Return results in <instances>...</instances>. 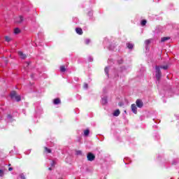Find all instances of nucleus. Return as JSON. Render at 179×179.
<instances>
[{"mask_svg":"<svg viewBox=\"0 0 179 179\" xmlns=\"http://www.w3.org/2000/svg\"><path fill=\"white\" fill-rule=\"evenodd\" d=\"M21 179H26V178L24 177V175L22 174L20 176Z\"/></svg>","mask_w":179,"mask_h":179,"instance_id":"obj_24","label":"nucleus"},{"mask_svg":"<svg viewBox=\"0 0 179 179\" xmlns=\"http://www.w3.org/2000/svg\"><path fill=\"white\" fill-rule=\"evenodd\" d=\"M136 106L138 107V108H142V107H143V102L142 101L141 99H137L136 101Z\"/></svg>","mask_w":179,"mask_h":179,"instance_id":"obj_4","label":"nucleus"},{"mask_svg":"<svg viewBox=\"0 0 179 179\" xmlns=\"http://www.w3.org/2000/svg\"><path fill=\"white\" fill-rule=\"evenodd\" d=\"M89 134H90V131L89 129H86L84 131L85 136H89Z\"/></svg>","mask_w":179,"mask_h":179,"instance_id":"obj_15","label":"nucleus"},{"mask_svg":"<svg viewBox=\"0 0 179 179\" xmlns=\"http://www.w3.org/2000/svg\"><path fill=\"white\" fill-rule=\"evenodd\" d=\"M23 20H24V19L23 18V16L20 15L19 17H17L15 18V23H22Z\"/></svg>","mask_w":179,"mask_h":179,"instance_id":"obj_6","label":"nucleus"},{"mask_svg":"<svg viewBox=\"0 0 179 179\" xmlns=\"http://www.w3.org/2000/svg\"><path fill=\"white\" fill-rule=\"evenodd\" d=\"M5 40L7 41V43H9V41H12V38H10L9 36H5Z\"/></svg>","mask_w":179,"mask_h":179,"instance_id":"obj_19","label":"nucleus"},{"mask_svg":"<svg viewBox=\"0 0 179 179\" xmlns=\"http://www.w3.org/2000/svg\"><path fill=\"white\" fill-rule=\"evenodd\" d=\"M76 31L77 34H79L80 36H82V34H83V30H82V28H76Z\"/></svg>","mask_w":179,"mask_h":179,"instance_id":"obj_8","label":"nucleus"},{"mask_svg":"<svg viewBox=\"0 0 179 179\" xmlns=\"http://www.w3.org/2000/svg\"><path fill=\"white\" fill-rule=\"evenodd\" d=\"M146 23H148V21L146 20H143L141 21V26H146Z\"/></svg>","mask_w":179,"mask_h":179,"instance_id":"obj_18","label":"nucleus"},{"mask_svg":"<svg viewBox=\"0 0 179 179\" xmlns=\"http://www.w3.org/2000/svg\"><path fill=\"white\" fill-rule=\"evenodd\" d=\"M3 176H5V172L3 170L0 169V177H3Z\"/></svg>","mask_w":179,"mask_h":179,"instance_id":"obj_20","label":"nucleus"},{"mask_svg":"<svg viewBox=\"0 0 179 179\" xmlns=\"http://www.w3.org/2000/svg\"><path fill=\"white\" fill-rule=\"evenodd\" d=\"M18 55L20 57L21 59H26L27 58V55L22 51L18 52Z\"/></svg>","mask_w":179,"mask_h":179,"instance_id":"obj_7","label":"nucleus"},{"mask_svg":"<svg viewBox=\"0 0 179 179\" xmlns=\"http://www.w3.org/2000/svg\"><path fill=\"white\" fill-rule=\"evenodd\" d=\"M14 33L15 34H19V33H20V29L19 28H15L14 29Z\"/></svg>","mask_w":179,"mask_h":179,"instance_id":"obj_16","label":"nucleus"},{"mask_svg":"<svg viewBox=\"0 0 179 179\" xmlns=\"http://www.w3.org/2000/svg\"><path fill=\"white\" fill-rule=\"evenodd\" d=\"M145 44H147V45H149V44H150V40H146L145 41Z\"/></svg>","mask_w":179,"mask_h":179,"instance_id":"obj_23","label":"nucleus"},{"mask_svg":"<svg viewBox=\"0 0 179 179\" xmlns=\"http://www.w3.org/2000/svg\"><path fill=\"white\" fill-rule=\"evenodd\" d=\"M96 159V155H94L92 152H88L87 155V159L88 162H94V160Z\"/></svg>","mask_w":179,"mask_h":179,"instance_id":"obj_3","label":"nucleus"},{"mask_svg":"<svg viewBox=\"0 0 179 179\" xmlns=\"http://www.w3.org/2000/svg\"><path fill=\"white\" fill-rule=\"evenodd\" d=\"M84 87H85V89H87V87H88L87 84H85V85H84Z\"/></svg>","mask_w":179,"mask_h":179,"instance_id":"obj_30","label":"nucleus"},{"mask_svg":"<svg viewBox=\"0 0 179 179\" xmlns=\"http://www.w3.org/2000/svg\"><path fill=\"white\" fill-rule=\"evenodd\" d=\"M77 155H82V151H80V150H78V151H77Z\"/></svg>","mask_w":179,"mask_h":179,"instance_id":"obj_27","label":"nucleus"},{"mask_svg":"<svg viewBox=\"0 0 179 179\" xmlns=\"http://www.w3.org/2000/svg\"><path fill=\"white\" fill-rule=\"evenodd\" d=\"M53 104L55 105H58V104H61V99L59 98H56L53 100Z\"/></svg>","mask_w":179,"mask_h":179,"instance_id":"obj_9","label":"nucleus"},{"mask_svg":"<svg viewBox=\"0 0 179 179\" xmlns=\"http://www.w3.org/2000/svg\"><path fill=\"white\" fill-rule=\"evenodd\" d=\"M60 72H66V68H65V66H60Z\"/></svg>","mask_w":179,"mask_h":179,"instance_id":"obj_14","label":"nucleus"},{"mask_svg":"<svg viewBox=\"0 0 179 179\" xmlns=\"http://www.w3.org/2000/svg\"><path fill=\"white\" fill-rule=\"evenodd\" d=\"M155 77L158 82H160L162 79V71L160 70V66H155Z\"/></svg>","mask_w":179,"mask_h":179,"instance_id":"obj_1","label":"nucleus"},{"mask_svg":"<svg viewBox=\"0 0 179 179\" xmlns=\"http://www.w3.org/2000/svg\"><path fill=\"white\" fill-rule=\"evenodd\" d=\"M44 153H51L52 150L51 149L47 148V147H44Z\"/></svg>","mask_w":179,"mask_h":179,"instance_id":"obj_12","label":"nucleus"},{"mask_svg":"<svg viewBox=\"0 0 179 179\" xmlns=\"http://www.w3.org/2000/svg\"><path fill=\"white\" fill-rule=\"evenodd\" d=\"M120 114H121V112L119 110V109L115 110L113 113L114 117H118V115H120Z\"/></svg>","mask_w":179,"mask_h":179,"instance_id":"obj_11","label":"nucleus"},{"mask_svg":"<svg viewBox=\"0 0 179 179\" xmlns=\"http://www.w3.org/2000/svg\"><path fill=\"white\" fill-rule=\"evenodd\" d=\"M86 44H89V43H90V40H89V39H87V40H86Z\"/></svg>","mask_w":179,"mask_h":179,"instance_id":"obj_29","label":"nucleus"},{"mask_svg":"<svg viewBox=\"0 0 179 179\" xmlns=\"http://www.w3.org/2000/svg\"><path fill=\"white\" fill-rule=\"evenodd\" d=\"M48 170L51 171V170H52V169H51V168H48Z\"/></svg>","mask_w":179,"mask_h":179,"instance_id":"obj_32","label":"nucleus"},{"mask_svg":"<svg viewBox=\"0 0 179 179\" xmlns=\"http://www.w3.org/2000/svg\"><path fill=\"white\" fill-rule=\"evenodd\" d=\"M10 96L12 100H16L17 101L22 100V97L16 93V91H12Z\"/></svg>","mask_w":179,"mask_h":179,"instance_id":"obj_2","label":"nucleus"},{"mask_svg":"<svg viewBox=\"0 0 179 179\" xmlns=\"http://www.w3.org/2000/svg\"><path fill=\"white\" fill-rule=\"evenodd\" d=\"M50 166H51L52 167H54V166H55V162L52 161V162H51V164H50Z\"/></svg>","mask_w":179,"mask_h":179,"instance_id":"obj_22","label":"nucleus"},{"mask_svg":"<svg viewBox=\"0 0 179 179\" xmlns=\"http://www.w3.org/2000/svg\"><path fill=\"white\" fill-rule=\"evenodd\" d=\"M131 111L134 114H138V108L136 107L135 103L131 104Z\"/></svg>","mask_w":179,"mask_h":179,"instance_id":"obj_5","label":"nucleus"},{"mask_svg":"<svg viewBox=\"0 0 179 179\" xmlns=\"http://www.w3.org/2000/svg\"><path fill=\"white\" fill-rule=\"evenodd\" d=\"M8 166H10V164H8Z\"/></svg>","mask_w":179,"mask_h":179,"instance_id":"obj_33","label":"nucleus"},{"mask_svg":"<svg viewBox=\"0 0 179 179\" xmlns=\"http://www.w3.org/2000/svg\"><path fill=\"white\" fill-rule=\"evenodd\" d=\"M160 69H164L165 71L169 69V66L166 65V66H161Z\"/></svg>","mask_w":179,"mask_h":179,"instance_id":"obj_17","label":"nucleus"},{"mask_svg":"<svg viewBox=\"0 0 179 179\" xmlns=\"http://www.w3.org/2000/svg\"><path fill=\"white\" fill-rule=\"evenodd\" d=\"M118 106H120V107H122V106H124V103L120 102V103H118Z\"/></svg>","mask_w":179,"mask_h":179,"instance_id":"obj_25","label":"nucleus"},{"mask_svg":"<svg viewBox=\"0 0 179 179\" xmlns=\"http://www.w3.org/2000/svg\"><path fill=\"white\" fill-rule=\"evenodd\" d=\"M102 101H104V103H107V99H103Z\"/></svg>","mask_w":179,"mask_h":179,"instance_id":"obj_31","label":"nucleus"},{"mask_svg":"<svg viewBox=\"0 0 179 179\" xmlns=\"http://www.w3.org/2000/svg\"><path fill=\"white\" fill-rule=\"evenodd\" d=\"M13 170V168H12V167L8 168V171H12Z\"/></svg>","mask_w":179,"mask_h":179,"instance_id":"obj_28","label":"nucleus"},{"mask_svg":"<svg viewBox=\"0 0 179 179\" xmlns=\"http://www.w3.org/2000/svg\"><path fill=\"white\" fill-rule=\"evenodd\" d=\"M168 40H170V37L166 36V37H162L161 38V43H164L167 41Z\"/></svg>","mask_w":179,"mask_h":179,"instance_id":"obj_10","label":"nucleus"},{"mask_svg":"<svg viewBox=\"0 0 179 179\" xmlns=\"http://www.w3.org/2000/svg\"><path fill=\"white\" fill-rule=\"evenodd\" d=\"M127 48H129V50H132L134 48V44L130 43H127Z\"/></svg>","mask_w":179,"mask_h":179,"instance_id":"obj_13","label":"nucleus"},{"mask_svg":"<svg viewBox=\"0 0 179 179\" xmlns=\"http://www.w3.org/2000/svg\"><path fill=\"white\" fill-rule=\"evenodd\" d=\"M7 118H9L10 120H11L12 115H10V114L7 115Z\"/></svg>","mask_w":179,"mask_h":179,"instance_id":"obj_26","label":"nucleus"},{"mask_svg":"<svg viewBox=\"0 0 179 179\" xmlns=\"http://www.w3.org/2000/svg\"><path fill=\"white\" fill-rule=\"evenodd\" d=\"M105 73H106V75H108V68L106 67L104 69Z\"/></svg>","mask_w":179,"mask_h":179,"instance_id":"obj_21","label":"nucleus"}]
</instances>
